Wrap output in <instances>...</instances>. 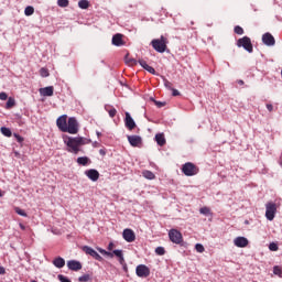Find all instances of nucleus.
I'll use <instances>...</instances> for the list:
<instances>
[{
    "mask_svg": "<svg viewBox=\"0 0 282 282\" xmlns=\"http://www.w3.org/2000/svg\"><path fill=\"white\" fill-rule=\"evenodd\" d=\"M64 144H66V151L68 153H73L74 155H78L80 148L85 147V144H91V139H87L84 137H66L64 138Z\"/></svg>",
    "mask_w": 282,
    "mask_h": 282,
    "instance_id": "f257e3e1",
    "label": "nucleus"
},
{
    "mask_svg": "<svg viewBox=\"0 0 282 282\" xmlns=\"http://www.w3.org/2000/svg\"><path fill=\"white\" fill-rule=\"evenodd\" d=\"M151 45L155 52H159V54H164L169 45V40L164 35H161L160 39L152 40Z\"/></svg>",
    "mask_w": 282,
    "mask_h": 282,
    "instance_id": "f03ea898",
    "label": "nucleus"
},
{
    "mask_svg": "<svg viewBox=\"0 0 282 282\" xmlns=\"http://www.w3.org/2000/svg\"><path fill=\"white\" fill-rule=\"evenodd\" d=\"M97 250L98 252H100V254H104V257H109V259H113V257H117L120 265H124V253L122 252V250L117 249V250H112V252L107 251L102 248H98Z\"/></svg>",
    "mask_w": 282,
    "mask_h": 282,
    "instance_id": "7ed1b4c3",
    "label": "nucleus"
},
{
    "mask_svg": "<svg viewBox=\"0 0 282 282\" xmlns=\"http://www.w3.org/2000/svg\"><path fill=\"white\" fill-rule=\"evenodd\" d=\"M182 173H184L186 177H193L199 173V167L192 162H187L182 165Z\"/></svg>",
    "mask_w": 282,
    "mask_h": 282,
    "instance_id": "20e7f679",
    "label": "nucleus"
},
{
    "mask_svg": "<svg viewBox=\"0 0 282 282\" xmlns=\"http://www.w3.org/2000/svg\"><path fill=\"white\" fill-rule=\"evenodd\" d=\"M237 47H243L246 52H249V54H252L254 52V47L252 46V40L248 36H243L239 39L236 43Z\"/></svg>",
    "mask_w": 282,
    "mask_h": 282,
    "instance_id": "39448f33",
    "label": "nucleus"
},
{
    "mask_svg": "<svg viewBox=\"0 0 282 282\" xmlns=\"http://www.w3.org/2000/svg\"><path fill=\"white\" fill-rule=\"evenodd\" d=\"M64 133H70V135H76V133H78V120H76L75 117L68 118Z\"/></svg>",
    "mask_w": 282,
    "mask_h": 282,
    "instance_id": "423d86ee",
    "label": "nucleus"
},
{
    "mask_svg": "<svg viewBox=\"0 0 282 282\" xmlns=\"http://www.w3.org/2000/svg\"><path fill=\"white\" fill-rule=\"evenodd\" d=\"M276 215V204L275 203H267L265 205V217L269 221H273Z\"/></svg>",
    "mask_w": 282,
    "mask_h": 282,
    "instance_id": "0eeeda50",
    "label": "nucleus"
},
{
    "mask_svg": "<svg viewBox=\"0 0 282 282\" xmlns=\"http://www.w3.org/2000/svg\"><path fill=\"white\" fill-rule=\"evenodd\" d=\"M169 237H170V241H172V243L180 245V243H182V241H184V237L182 236V232H180V230H177V229H171L169 231Z\"/></svg>",
    "mask_w": 282,
    "mask_h": 282,
    "instance_id": "6e6552de",
    "label": "nucleus"
},
{
    "mask_svg": "<svg viewBox=\"0 0 282 282\" xmlns=\"http://www.w3.org/2000/svg\"><path fill=\"white\" fill-rule=\"evenodd\" d=\"M135 274L140 279H147V276L151 275V269H149V267H147V264H139L135 268Z\"/></svg>",
    "mask_w": 282,
    "mask_h": 282,
    "instance_id": "1a4fd4ad",
    "label": "nucleus"
},
{
    "mask_svg": "<svg viewBox=\"0 0 282 282\" xmlns=\"http://www.w3.org/2000/svg\"><path fill=\"white\" fill-rule=\"evenodd\" d=\"M122 237L128 243H133V241H135V231H133V229L127 228L123 230Z\"/></svg>",
    "mask_w": 282,
    "mask_h": 282,
    "instance_id": "9d476101",
    "label": "nucleus"
},
{
    "mask_svg": "<svg viewBox=\"0 0 282 282\" xmlns=\"http://www.w3.org/2000/svg\"><path fill=\"white\" fill-rule=\"evenodd\" d=\"M83 252H85L86 254H89L90 257H93V259H96V261H102V257L99 256L98 252L89 246H84Z\"/></svg>",
    "mask_w": 282,
    "mask_h": 282,
    "instance_id": "9b49d317",
    "label": "nucleus"
},
{
    "mask_svg": "<svg viewBox=\"0 0 282 282\" xmlns=\"http://www.w3.org/2000/svg\"><path fill=\"white\" fill-rule=\"evenodd\" d=\"M262 43L264 45H268V47H272V46L276 45V40H274V36L271 35V33H264L262 35Z\"/></svg>",
    "mask_w": 282,
    "mask_h": 282,
    "instance_id": "f8f14e48",
    "label": "nucleus"
},
{
    "mask_svg": "<svg viewBox=\"0 0 282 282\" xmlns=\"http://www.w3.org/2000/svg\"><path fill=\"white\" fill-rule=\"evenodd\" d=\"M67 115H63L56 120V126L63 133H65L67 129Z\"/></svg>",
    "mask_w": 282,
    "mask_h": 282,
    "instance_id": "ddd939ff",
    "label": "nucleus"
},
{
    "mask_svg": "<svg viewBox=\"0 0 282 282\" xmlns=\"http://www.w3.org/2000/svg\"><path fill=\"white\" fill-rule=\"evenodd\" d=\"M128 142L131 147H142V137L140 135H128Z\"/></svg>",
    "mask_w": 282,
    "mask_h": 282,
    "instance_id": "4468645a",
    "label": "nucleus"
},
{
    "mask_svg": "<svg viewBox=\"0 0 282 282\" xmlns=\"http://www.w3.org/2000/svg\"><path fill=\"white\" fill-rule=\"evenodd\" d=\"M126 128L129 129V131H133L135 128V121L131 117V113L126 112V119H124Z\"/></svg>",
    "mask_w": 282,
    "mask_h": 282,
    "instance_id": "2eb2a0df",
    "label": "nucleus"
},
{
    "mask_svg": "<svg viewBox=\"0 0 282 282\" xmlns=\"http://www.w3.org/2000/svg\"><path fill=\"white\" fill-rule=\"evenodd\" d=\"M85 175H87L88 180H91V182H98L100 178V173L94 169L86 171Z\"/></svg>",
    "mask_w": 282,
    "mask_h": 282,
    "instance_id": "dca6fc26",
    "label": "nucleus"
},
{
    "mask_svg": "<svg viewBox=\"0 0 282 282\" xmlns=\"http://www.w3.org/2000/svg\"><path fill=\"white\" fill-rule=\"evenodd\" d=\"M68 270H73V272H78V270H83V264L76 260H69L67 262Z\"/></svg>",
    "mask_w": 282,
    "mask_h": 282,
    "instance_id": "f3484780",
    "label": "nucleus"
},
{
    "mask_svg": "<svg viewBox=\"0 0 282 282\" xmlns=\"http://www.w3.org/2000/svg\"><path fill=\"white\" fill-rule=\"evenodd\" d=\"M112 45L116 47H122L124 45V40H122V34L117 33L112 36Z\"/></svg>",
    "mask_w": 282,
    "mask_h": 282,
    "instance_id": "a211bd4d",
    "label": "nucleus"
},
{
    "mask_svg": "<svg viewBox=\"0 0 282 282\" xmlns=\"http://www.w3.org/2000/svg\"><path fill=\"white\" fill-rule=\"evenodd\" d=\"M235 246H237V248H246L248 246V238L246 237H237L234 240Z\"/></svg>",
    "mask_w": 282,
    "mask_h": 282,
    "instance_id": "6ab92c4d",
    "label": "nucleus"
},
{
    "mask_svg": "<svg viewBox=\"0 0 282 282\" xmlns=\"http://www.w3.org/2000/svg\"><path fill=\"white\" fill-rule=\"evenodd\" d=\"M41 96H54V86L40 88Z\"/></svg>",
    "mask_w": 282,
    "mask_h": 282,
    "instance_id": "aec40b11",
    "label": "nucleus"
},
{
    "mask_svg": "<svg viewBox=\"0 0 282 282\" xmlns=\"http://www.w3.org/2000/svg\"><path fill=\"white\" fill-rule=\"evenodd\" d=\"M53 265H55V268H65V259H63L62 257H57L53 260Z\"/></svg>",
    "mask_w": 282,
    "mask_h": 282,
    "instance_id": "412c9836",
    "label": "nucleus"
},
{
    "mask_svg": "<svg viewBox=\"0 0 282 282\" xmlns=\"http://www.w3.org/2000/svg\"><path fill=\"white\" fill-rule=\"evenodd\" d=\"M155 140H156V144H159V147H164V144H166V139L164 138L163 133H158L155 135Z\"/></svg>",
    "mask_w": 282,
    "mask_h": 282,
    "instance_id": "4be33fe9",
    "label": "nucleus"
},
{
    "mask_svg": "<svg viewBox=\"0 0 282 282\" xmlns=\"http://www.w3.org/2000/svg\"><path fill=\"white\" fill-rule=\"evenodd\" d=\"M89 158L87 156H79L77 158V164H79V166H87V164H89Z\"/></svg>",
    "mask_w": 282,
    "mask_h": 282,
    "instance_id": "5701e85b",
    "label": "nucleus"
},
{
    "mask_svg": "<svg viewBox=\"0 0 282 282\" xmlns=\"http://www.w3.org/2000/svg\"><path fill=\"white\" fill-rule=\"evenodd\" d=\"M142 175L145 180H155V174L149 170L143 171Z\"/></svg>",
    "mask_w": 282,
    "mask_h": 282,
    "instance_id": "b1692460",
    "label": "nucleus"
},
{
    "mask_svg": "<svg viewBox=\"0 0 282 282\" xmlns=\"http://www.w3.org/2000/svg\"><path fill=\"white\" fill-rule=\"evenodd\" d=\"M124 61L127 65H138V61H135V58L131 57L129 54L126 55Z\"/></svg>",
    "mask_w": 282,
    "mask_h": 282,
    "instance_id": "393cba45",
    "label": "nucleus"
},
{
    "mask_svg": "<svg viewBox=\"0 0 282 282\" xmlns=\"http://www.w3.org/2000/svg\"><path fill=\"white\" fill-rule=\"evenodd\" d=\"M0 131L6 138H12V130H10V128L2 127Z\"/></svg>",
    "mask_w": 282,
    "mask_h": 282,
    "instance_id": "a878e982",
    "label": "nucleus"
},
{
    "mask_svg": "<svg viewBox=\"0 0 282 282\" xmlns=\"http://www.w3.org/2000/svg\"><path fill=\"white\" fill-rule=\"evenodd\" d=\"M78 7L82 10H87L89 8V0H79L78 1Z\"/></svg>",
    "mask_w": 282,
    "mask_h": 282,
    "instance_id": "bb28decb",
    "label": "nucleus"
},
{
    "mask_svg": "<svg viewBox=\"0 0 282 282\" xmlns=\"http://www.w3.org/2000/svg\"><path fill=\"white\" fill-rule=\"evenodd\" d=\"M24 14L25 17H32V14H34V7L32 6L26 7L24 10Z\"/></svg>",
    "mask_w": 282,
    "mask_h": 282,
    "instance_id": "cd10ccee",
    "label": "nucleus"
},
{
    "mask_svg": "<svg viewBox=\"0 0 282 282\" xmlns=\"http://www.w3.org/2000/svg\"><path fill=\"white\" fill-rule=\"evenodd\" d=\"M14 105H17V101L14 100V98L9 97L8 101H7V109H12V107H14Z\"/></svg>",
    "mask_w": 282,
    "mask_h": 282,
    "instance_id": "c85d7f7f",
    "label": "nucleus"
},
{
    "mask_svg": "<svg viewBox=\"0 0 282 282\" xmlns=\"http://www.w3.org/2000/svg\"><path fill=\"white\" fill-rule=\"evenodd\" d=\"M155 253L159 256V257H164V254H166V250L164 249V247H158L155 249Z\"/></svg>",
    "mask_w": 282,
    "mask_h": 282,
    "instance_id": "c756f323",
    "label": "nucleus"
},
{
    "mask_svg": "<svg viewBox=\"0 0 282 282\" xmlns=\"http://www.w3.org/2000/svg\"><path fill=\"white\" fill-rule=\"evenodd\" d=\"M57 6L59 8H67L69 6V0H57Z\"/></svg>",
    "mask_w": 282,
    "mask_h": 282,
    "instance_id": "7c9ffc66",
    "label": "nucleus"
},
{
    "mask_svg": "<svg viewBox=\"0 0 282 282\" xmlns=\"http://www.w3.org/2000/svg\"><path fill=\"white\" fill-rule=\"evenodd\" d=\"M14 212L17 215H20V217H28V213H25V210L21 209L20 207H15Z\"/></svg>",
    "mask_w": 282,
    "mask_h": 282,
    "instance_id": "2f4dec72",
    "label": "nucleus"
},
{
    "mask_svg": "<svg viewBox=\"0 0 282 282\" xmlns=\"http://www.w3.org/2000/svg\"><path fill=\"white\" fill-rule=\"evenodd\" d=\"M273 274L281 278L282 276V268L279 265L273 267Z\"/></svg>",
    "mask_w": 282,
    "mask_h": 282,
    "instance_id": "473e14b6",
    "label": "nucleus"
},
{
    "mask_svg": "<svg viewBox=\"0 0 282 282\" xmlns=\"http://www.w3.org/2000/svg\"><path fill=\"white\" fill-rule=\"evenodd\" d=\"M40 75L42 76V78H47V76H50V70L43 67L40 69Z\"/></svg>",
    "mask_w": 282,
    "mask_h": 282,
    "instance_id": "72a5a7b5",
    "label": "nucleus"
},
{
    "mask_svg": "<svg viewBox=\"0 0 282 282\" xmlns=\"http://www.w3.org/2000/svg\"><path fill=\"white\" fill-rule=\"evenodd\" d=\"M163 83L166 89H173V83L169 82V79H166L165 77H163Z\"/></svg>",
    "mask_w": 282,
    "mask_h": 282,
    "instance_id": "f704fd0d",
    "label": "nucleus"
},
{
    "mask_svg": "<svg viewBox=\"0 0 282 282\" xmlns=\"http://www.w3.org/2000/svg\"><path fill=\"white\" fill-rule=\"evenodd\" d=\"M106 111H108L110 118H116V113H118V110H116V108H110V109L106 108Z\"/></svg>",
    "mask_w": 282,
    "mask_h": 282,
    "instance_id": "c9c22d12",
    "label": "nucleus"
},
{
    "mask_svg": "<svg viewBox=\"0 0 282 282\" xmlns=\"http://www.w3.org/2000/svg\"><path fill=\"white\" fill-rule=\"evenodd\" d=\"M269 250H271V252H276V250H279V245L271 242L269 245Z\"/></svg>",
    "mask_w": 282,
    "mask_h": 282,
    "instance_id": "e433bc0d",
    "label": "nucleus"
},
{
    "mask_svg": "<svg viewBox=\"0 0 282 282\" xmlns=\"http://www.w3.org/2000/svg\"><path fill=\"white\" fill-rule=\"evenodd\" d=\"M235 34H239L240 36L243 34V28L237 25L234 29Z\"/></svg>",
    "mask_w": 282,
    "mask_h": 282,
    "instance_id": "4c0bfd02",
    "label": "nucleus"
},
{
    "mask_svg": "<svg viewBox=\"0 0 282 282\" xmlns=\"http://www.w3.org/2000/svg\"><path fill=\"white\" fill-rule=\"evenodd\" d=\"M195 250H196V252H204L206 249L204 248V245H202V243H196V246H195Z\"/></svg>",
    "mask_w": 282,
    "mask_h": 282,
    "instance_id": "58836bf2",
    "label": "nucleus"
},
{
    "mask_svg": "<svg viewBox=\"0 0 282 282\" xmlns=\"http://www.w3.org/2000/svg\"><path fill=\"white\" fill-rule=\"evenodd\" d=\"M200 215H210V208L203 207L199 209Z\"/></svg>",
    "mask_w": 282,
    "mask_h": 282,
    "instance_id": "ea45409f",
    "label": "nucleus"
},
{
    "mask_svg": "<svg viewBox=\"0 0 282 282\" xmlns=\"http://www.w3.org/2000/svg\"><path fill=\"white\" fill-rule=\"evenodd\" d=\"M89 279H91V278L89 276V274H84V275H82V276L78 278V281H79V282H88Z\"/></svg>",
    "mask_w": 282,
    "mask_h": 282,
    "instance_id": "a19ab883",
    "label": "nucleus"
},
{
    "mask_svg": "<svg viewBox=\"0 0 282 282\" xmlns=\"http://www.w3.org/2000/svg\"><path fill=\"white\" fill-rule=\"evenodd\" d=\"M58 281L61 282H72V280H69L67 276L59 274L57 275Z\"/></svg>",
    "mask_w": 282,
    "mask_h": 282,
    "instance_id": "79ce46f5",
    "label": "nucleus"
},
{
    "mask_svg": "<svg viewBox=\"0 0 282 282\" xmlns=\"http://www.w3.org/2000/svg\"><path fill=\"white\" fill-rule=\"evenodd\" d=\"M13 135H14L17 142H19L20 144L24 141L23 137H21L20 134L14 133Z\"/></svg>",
    "mask_w": 282,
    "mask_h": 282,
    "instance_id": "37998d69",
    "label": "nucleus"
},
{
    "mask_svg": "<svg viewBox=\"0 0 282 282\" xmlns=\"http://www.w3.org/2000/svg\"><path fill=\"white\" fill-rule=\"evenodd\" d=\"M139 64L141 65V67H143V69L149 67V64H147V61H144V59H139Z\"/></svg>",
    "mask_w": 282,
    "mask_h": 282,
    "instance_id": "c03bdc74",
    "label": "nucleus"
},
{
    "mask_svg": "<svg viewBox=\"0 0 282 282\" xmlns=\"http://www.w3.org/2000/svg\"><path fill=\"white\" fill-rule=\"evenodd\" d=\"M145 70L149 72L150 74L155 75V68H153L152 66H147Z\"/></svg>",
    "mask_w": 282,
    "mask_h": 282,
    "instance_id": "a18cd8bd",
    "label": "nucleus"
},
{
    "mask_svg": "<svg viewBox=\"0 0 282 282\" xmlns=\"http://www.w3.org/2000/svg\"><path fill=\"white\" fill-rule=\"evenodd\" d=\"M268 111L272 112L274 111V106L272 104H267Z\"/></svg>",
    "mask_w": 282,
    "mask_h": 282,
    "instance_id": "49530a36",
    "label": "nucleus"
},
{
    "mask_svg": "<svg viewBox=\"0 0 282 282\" xmlns=\"http://www.w3.org/2000/svg\"><path fill=\"white\" fill-rule=\"evenodd\" d=\"M113 248H116V245L113 242H109L108 245V252H111L113 250Z\"/></svg>",
    "mask_w": 282,
    "mask_h": 282,
    "instance_id": "de8ad7c7",
    "label": "nucleus"
},
{
    "mask_svg": "<svg viewBox=\"0 0 282 282\" xmlns=\"http://www.w3.org/2000/svg\"><path fill=\"white\" fill-rule=\"evenodd\" d=\"M8 98L7 93H0V100H6Z\"/></svg>",
    "mask_w": 282,
    "mask_h": 282,
    "instance_id": "09e8293b",
    "label": "nucleus"
},
{
    "mask_svg": "<svg viewBox=\"0 0 282 282\" xmlns=\"http://www.w3.org/2000/svg\"><path fill=\"white\" fill-rule=\"evenodd\" d=\"M172 96H180V90L172 88Z\"/></svg>",
    "mask_w": 282,
    "mask_h": 282,
    "instance_id": "8fccbe9b",
    "label": "nucleus"
},
{
    "mask_svg": "<svg viewBox=\"0 0 282 282\" xmlns=\"http://www.w3.org/2000/svg\"><path fill=\"white\" fill-rule=\"evenodd\" d=\"M155 102V105H156V107H164V102H162V101H154Z\"/></svg>",
    "mask_w": 282,
    "mask_h": 282,
    "instance_id": "3c124183",
    "label": "nucleus"
},
{
    "mask_svg": "<svg viewBox=\"0 0 282 282\" xmlns=\"http://www.w3.org/2000/svg\"><path fill=\"white\" fill-rule=\"evenodd\" d=\"M19 226H20V228H21V230H28V228H30V227H25V225H23V224H19Z\"/></svg>",
    "mask_w": 282,
    "mask_h": 282,
    "instance_id": "603ef678",
    "label": "nucleus"
},
{
    "mask_svg": "<svg viewBox=\"0 0 282 282\" xmlns=\"http://www.w3.org/2000/svg\"><path fill=\"white\" fill-rule=\"evenodd\" d=\"M0 274H6V268L0 267Z\"/></svg>",
    "mask_w": 282,
    "mask_h": 282,
    "instance_id": "864d4df0",
    "label": "nucleus"
},
{
    "mask_svg": "<svg viewBox=\"0 0 282 282\" xmlns=\"http://www.w3.org/2000/svg\"><path fill=\"white\" fill-rule=\"evenodd\" d=\"M100 155H107V152L102 149L99 150Z\"/></svg>",
    "mask_w": 282,
    "mask_h": 282,
    "instance_id": "5fc2aeb1",
    "label": "nucleus"
},
{
    "mask_svg": "<svg viewBox=\"0 0 282 282\" xmlns=\"http://www.w3.org/2000/svg\"><path fill=\"white\" fill-rule=\"evenodd\" d=\"M123 267V270L127 272V262L123 260V264H121Z\"/></svg>",
    "mask_w": 282,
    "mask_h": 282,
    "instance_id": "6e6d98bb",
    "label": "nucleus"
},
{
    "mask_svg": "<svg viewBox=\"0 0 282 282\" xmlns=\"http://www.w3.org/2000/svg\"><path fill=\"white\" fill-rule=\"evenodd\" d=\"M239 85H243V80H239Z\"/></svg>",
    "mask_w": 282,
    "mask_h": 282,
    "instance_id": "4d7b16f0",
    "label": "nucleus"
},
{
    "mask_svg": "<svg viewBox=\"0 0 282 282\" xmlns=\"http://www.w3.org/2000/svg\"><path fill=\"white\" fill-rule=\"evenodd\" d=\"M97 135L100 137V132H97Z\"/></svg>",
    "mask_w": 282,
    "mask_h": 282,
    "instance_id": "13d9d810",
    "label": "nucleus"
}]
</instances>
